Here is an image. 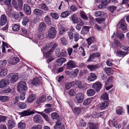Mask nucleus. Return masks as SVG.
I'll return each instance as SVG.
<instances>
[{"label":"nucleus","mask_w":129,"mask_h":129,"mask_svg":"<svg viewBox=\"0 0 129 129\" xmlns=\"http://www.w3.org/2000/svg\"><path fill=\"white\" fill-rule=\"evenodd\" d=\"M72 109L75 114H79L81 112V109L80 108L76 107L72 108Z\"/></svg>","instance_id":"37"},{"label":"nucleus","mask_w":129,"mask_h":129,"mask_svg":"<svg viewBox=\"0 0 129 129\" xmlns=\"http://www.w3.org/2000/svg\"><path fill=\"white\" fill-rule=\"evenodd\" d=\"M18 126L20 129H25L26 127V124L23 121H21L18 124Z\"/></svg>","instance_id":"23"},{"label":"nucleus","mask_w":129,"mask_h":129,"mask_svg":"<svg viewBox=\"0 0 129 129\" xmlns=\"http://www.w3.org/2000/svg\"><path fill=\"white\" fill-rule=\"evenodd\" d=\"M7 19L6 16L4 15H2L0 18V25H3L5 24L7 22Z\"/></svg>","instance_id":"15"},{"label":"nucleus","mask_w":129,"mask_h":129,"mask_svg":"<svg viewBox=\"0 0 129 129\" xmlns=\"http://www.w3.org/2000/svg\"><path fill=\"white\" fill-rule=\"evenodd\" d=\"M118 38L121 40H123L124 39V35L122 33H118L117 35Z\"/></svg>","instance_id":"56"},{"label":"nucleus","mask_w":129,"mask_h":129,"mask_svg":"<svg viewBox=\"0 0 129 129\" xmlns=\"http://www.w3.org/2000/svg\"><path fill=\"white\" fill-rule=\"evenodd\" d=\"M70 12L67 11L62 12L61 15V16L62 18L66 17L69 16L70 14Z\"/></svg>","instance_id":"36"},{"label":"nucleus","mask_w":129,"mask_h":129,"mask_svg":"<svg viewBox=\"0 0 129 129\" xmlns=\"http://www.w3.org/2000/svg\"><path fill=\"white\" fill-rule=\"evenodd\" d=\"M80 14L81 17L83 19L87 20L88 19L87 17L84 12L81 11L80 13Z\"/></svg>","instance_id":"50"},{"label":"nucleus","mask_w":129,"mask_h":129,"mask_svg":"<svg viewBox=\"0 0 129 129\" xmlns=\"http://www.w3.org/2000/svg\"><path fill=\"white\" fill-rule=\"evenodd\" d=\"M33 120L36 123H41L42 122L43 119L40 115L37 114L34 116Z\"/></svg>","instance_id":"4"},{"label":"nucleus","mask_w":129,"mask_h":129,"mask_svg":"<svg viewBox=\"0 0 129 129\" xmlns=\"http://www.w3.org/2000/svg\"><path fill=\"white\" fill-rule=\"evenodd\" d=\"M12 3L14 7L17 10L19 11L18 5L16 0H12Z\"/></svg>","instance_id":"49"},{"label":"nucleus","mask_w":129,"mask_h":129,"mask_svg":"<svg viewBox=\"0 0 129 129\" xmlns=\"http://www.w3.org/2000/svg\"><path fill=\"white\" fill-rule=\"evenodd\" d=\"M118 25L119 26V28L123 30H125L126 29V25L123 20H121L118 23Z\"/></svg>","instance_id":"7"},{"label":"nucleus","mask_w":129,"mask_h":129,"mask_svg":"<svg viewBox=\"0 0 129 129\" xmlns=\"http://www.w3.org/2000/svg\"><path fill=\"white\" fill-rule=\"evenodd\" d=\"M9 99V97L8 96L0 95V101L2 102H7Z\"/></svg>","instance_id":"27"},{"label":"nucleus","mask_w":129,"mask_h":129,"mask_svg":"<svg viewBox=\"0 0 129 129\" xmlns=\"http://www.w3.org/2000/svg\"><path fill=\"white\" fill-rule=\"evenodd\" d=\"M73 82L78 86V87L80 88H81L82 87H81V85L82 84V82L79 80H77Z\"/></svg>","instance_id":"47"},{"label":"nucleus","mask_w":129,"mask_h":129,"mask_svg":"<svg viewBox=\"0 0 129 129\" xmlns=\"http://www.w3.org/2000/svg\"><path fill=\"white\" fill-rule=\"evenodd\" d=\"M34 14L36 16H41L43 14L44 12L43 11L38 9H35L33 11Z\"/></svg>","instance_id":"19"},{"label":"nucleus","mask_w":129,"mask_h":129,"mask_svg":"<svg viewBox=\"0 0 129 129\" xmlns=\"http://www.w3.org/2000/svg\"><path fill=\"white\" fill-rule=\"evenodd\" d=\"M68 33L70 40H71L73 38L74 36L71 30L69 31Z\"/></svg>","instance_id":"63"},{"label":"nucleus","mask_w":129,"mask_h":129,"mask_svg":"<svg viewBox=\"0 0 129 129\" xmlns=\"http://www.w3.org/2000/svg\"><path fill=\"white\" fill-rule=\"evenodd\" d=\"M105 13L104 12L100 11H97L95 12L94 14L95 16L96 17H103L105 15Z\"/></svg>","instance_id":"29"},{"label":"nucleus","mask_w":129,"mask_h":129,"mask_svg":"<svg viewBox=\"0 0 129 129\" xmlns=\"http://www.w3.org/2000/svg\"><path fill=\"white\" fill-rule=\"evenodd\" d=\"M62 119V118H60L57 120L54 126L55 129H58V128H60L59 126H61V121Z\"/></svg>","instance_id":"20"},{"label":"nucleus","mask_w":129,"mask_h":129,"mask_svg":"<svg viewBox=\"0 0 129 129\" xmlns=\"http://www.w3.org/2000/svg\"><path fill=\"white\" fill-rule=\"evenodd\" d=\"M37 113L41 115L47 122H49L50 121L48 117L47 114H45L43 112H41L37 111Z\"/></svg>","instance_id":"18"},{"label":"nucleus","mask_w":129,"mask_h":129,"mask_svg":"<svg viewBox=\"0 0 129 129\" xmlns=\"http://www.w3.org/2000/svg\"><path fill=\"white\" fill-rule=\"evenodd\" d=\"M79 70L76 69L74 70L73 74H72V76H73L74 77L77 76L79 73Z\"/></svg>","instance_id":"62"},{"label":"nucleus","mask_w":129,"mask_h":129,"mask_svg":"<svg viewBox=\"0 0 129 129\" xmlns=\"http://www.w3.org/2000/svg\"><path fill=\"white\" fill-rule=\"evenodd\" d=\"M35 113V112L34 111H30V109H28L20 113V114L21 115V116H25L30 115Z\"/></svg>","instance_id":"3"},{"label":"nucleus","mask_w":129,"mask_h":129,"mask_svg":"<svg viewBox=\"0 0 129 129\" xmlns=\"http://www.w3.org/2000/svg\"><path fill=\"white\" fill-rule=\"evenodd\" d=\"M20 26L18 25L14 24L12 27V29L14 31H17L20 29Z\"/></svg>","instance_id":"52"},{"label":"nucleus","mask_w":129,"mask_h":129,"mask_svg":"<svg viewBox=\"0 0 129 129\" xmlns=\"http://www.w3.org/2000/svg\"><path fill=\"white\" fill-rule=\"evenodd\" d=\"M46 24L43 22H42L40 24L39 29L41 31L44 30L46 28Z\"/></svg>","instance_id":"34"},{"label":"nucleus","mask_w":129,"mask_h":129,"mask_svg":"<svg viewBox=\"0 0 129 129\" xmlns=\"http://www.w3.org/2000/svg\"><path fill=\"white\" fill-rule=\"evenodd\" d=\"M18 107L21 109L25 108L27 107L26 104L23 102H20L18 104Z\"/></svg>","instance_id":"39"},{"label":"nucleus","mask_w":129,"mask_h":129,"mask_svg":"<svg viewBox=\"0 0 129 129\" xmlns=\"http://www.w3.org/2000/svg\"><path fill=\"white\" fill-rule=\"evenodd\" d=\"M67 29L63 27H61L59 29V35L61 36L64 33L67 31Z\"/></svg>","instance_id":"31"},{"label":"nucleus","mask_w":129,"mask_h":129,"mask_svg":"<svg viewBox=\"0 0 129 129\" xmlns=\"http://www.w3.org/2000/svg\"><path fill=\"white\" fill-rule=\"evenodd\" d=\"M40 83V82L39 80V78H34L32 82V84L34 85H37Z\"/></svg>","instance_id":"44"},{"label":"nucleus","mask_w":129,"mask_h":129,"mask_svg":"<svg viewBox=\"0 0 129 129\" xmlns=\"http://www.w3.org/2000/svg\"><path fill=\"white\" fill-rule=\"evenodd\" d=\"M17 88V91L19 92H21L22 91H26L27 89L26 82L23 81H20L19 83Z\"/></svg>","instance_id":"1"},{"label":"nucleus","mask_w":129,"mask_h":129,"mask_svg":"<svg viewBox=\"0 0 129 129\" xmlns=\"http://www.w3.org/2000/svg\"><path fill=\"white\" fill-rule=\"evenodd\" d=\"M75 99L78 103L82 102L84 99V94L82 93H77L75 96Z\"/></svg>","instance_id":"6"},{"label":"nucleus","mask_w":129,"mask_h":129,"mask_svg":"<svg viewBox=\"0 0 129 129\" xmlns=\"http://www.w3.org/2000/svg\"><path fill=\"white\" fill-rule=\"evenodd\" d=\"M89 129H98V128L97 124L92 122L89 123Z\"/></svg>","instance_id":"21"},{"label":"nucleus","mask_w":129,"mask_h":129,"mask_svg":"<svg viewBox=\"0 0 129 129\" xmlns=\"http://www.w3.org/2000/svg\"><path fill=\"white\" fill-rule=\"evenodd\" d=\"M23 9L26 14L29 15L31 13L30 7L27 4H24L23 6Z\"/></svg>","instance_id":"14"},{"label":"nucleus","mask_w":129,"mask_h":129,"mask_svg":"<svg viewBox=\"0 0 129 129\" xmlns=\"http://www.w3.org/2000/svg\"><path fill=\"white\" fill-rule=\"evenodd\" d=\"M67 55V53L66 50L64 49H63L62 50V52L60 53L59 57H65Z\"/></svg>","instance_id":"40"},{"label":"nucleus","mask_w":129,"mask_h":129,"mask_svg":"<svg viewBox=\"0 0 129 129\" xmlns=\"http://www.w3.org/2000/svg\"><path fill=\"white\" fill-rule=\"evenodd\" d=\"M104 70L108 75H111L113 73V70L110 68H105Z\"/></svg>","instance_id":"35"},{"label":"nucleus","mask_w":129,"mask_h":129,"mask_svg":"<svg viewBox=\"0 0 129 129\" xmlns=\"http://www.w3.org/2000/svg\"><path fill=\"white\" fill-rule=\"evenodd\" d=\"M106 63L107 65L109 66H111L113 65L112 61L110 59H108L106 62Z\"/></svg>","instance_id":"64"},{"label":"nucleus","mask_w":129,"mask_h":129,"mask_svg":"<svg viewBox=\"0 0 129 129\" xmlns=\"http://www.w3.org/2000/svg\"><path fill=\"white\" fill-rule=\"evenodd\" d=\"M57 44L56 43H51L50 44V45L52 46V48L51 49L52 51V52H53L54 51V49L57 46Z\"/></svg>","instance_id":"61"},{"label":"nucleus","mask_w":129,"mask_h":129,"mask_svg":"<svg viewBox=\"0 0 129 129\" xmlns=\"http://www.w3.org/2000/svg\"><path fill=\"white\" fill-rule=\"evenodd\" d=\"M19 61V59L18 57H14L11 60V63L13 65L16 64L18 63Z\"/></svg>","instance_id":"33"},{"label":"nucleus","mask_w":129,"mask_h":129,"mask_svg":"<svg viewBox=\"0 0 129 129\" xmlns=\"http://www.w3.org/2000/svg\"><path fill=\"white\" fill-rule=\"evenodd\" d=\"M7 70L3 67H0V77H3L6 76L7 73Z\"/></svg>","instance_id":"10"},{"label":"nucleus","mask_w":129,"mask_h":129,"mask_svg":"<svg viewBox=\"0 0 129 129\" xmlns=\"http://www.w3.org/2000/svg\"><path fill=\"white\" fill-rule=\"evenodd\" d=\"M18 3V8L19 11L21 10L22 8L23 1L22 0H17Z\"/></svg>","instance_id":"48"},{"label":"nucleus","mask_w":129,"mask_h":129,"mask_svg":"<svg viewBox=\"0 0 129 129\" xmlns=\"http://www.w3.org/2000/svg\"><path fill=\"white\" fill-rule=\"evenodd\" d=\"M115 52L116 53V55L119 56L126 55L128 53L127 52H124L121 51L117 50H115Z\"/></svg>","instance_id":"30"},{"label":"nucleus","mask_w":129,"mask_h":129,"mask_svg":"<svg viewBox=\"0 0 129 129\" xmlns=\"http://www.w3.org/2000/svg\"><path fill=\"white\" fill-rule=\"evenodd\" d=\"M42 127L40 124L36 125L33 126L31 127V129H42Z\"/></svg>","instance_id":"58"},{"label":"nucleus","mask_w":129,"mask_h":129,"mask_svg":"<svg viewBox=\"0 0 129 129\" xmlns=\"http://www.w3.org/2000/svg\"><path fill=\"white\" fill-rule=\"evenodd\" d=\"M110 2V0H102L101 4L99 5L98 7L100 9H102L104 8L106 5L109 4Z\"/></svg>","instance_id":"11"},{"label":"nucleus","mask_w":129,"mask_h":129,"mask_svg":"<svg viewBox=\"0 0 129 129\" xmlns=\"http://www.w3.org/2000/svg\"><path fill=\"white\" fill-rule=\"evenodd\" d=\"M69 95L71 96L74 95L76 93L75 89H71L69 91Z\"/></svg>","instance_id":"51"},{"label":"nucleus","mask_w":129,"mask_h":129,"mask_svg":"<svg viewBox=\"0 0 129 129\" xmlns=\"http://www.w3.org/2000/svg\"><path fill=\"white\" fill-rule=\"evenodd\" d=\"M46 22L48 25H50L51 24V21L49 16H47L44 18Z\"/></svg>","instance_id":"42"},{"label":"nucleus","mask_w":129,"mask_h":129,"mask_svg":"<svg viewBox=\"0 0 129 129\" xmlns=\"http://www.w3.org/2000/svg\"><path fill=\"white\" fill-rule=\"evenodd\" d=\"M96 21L99 24H100L104 22L105 19L104 18H96L95 19Z\"/></svg>","instance_id":"46"},{"label":"nucleus","mask_w":129,"mask_h":129,"mask_svg":"<svg viewBox=\"0 0 129 129\" xmlns=\"http://www.w3.org/2000/svg\"><path fill=\"white\" fill-rule=\"evenodd\" d=\"M36 99L35 95L34 94H32L29 95L28 98L27 100V102L29 103H31L34 101Z\"/></svg>","instance_id":"17"},{"label":"nucleus","mask_w":129,"mask_h":129,"mask_svg":"<svg viewBox=\"0 0 129 129\" xmlns=\"http://www.w3.org/2000/svg\"><path fill=\"white\" fill-rule=\"evenodd\" d=\"M95 93V90L92 89H89L87 90V93L88 96H92L94 95Z\"/></svg>","instance_id":"24"},{"label":"nucleus","mask_w":129,"mask_h":129,"mask_svg":"<svg viewBox=\"0 0 129 129\" xmlns=\"http://www.w3.org/2000/svg\"><path fill=\"white\" fill-rule=\"evenodd\" d=\"M6 118V116L0 115V123L5 122Z\"/></svg>","instance_id":"54"},{"label":"nucleus","mask_w":129,"mask_h":129,"mask_svg":"<svg viewBox=\"0 0 129 129\" xmlns=\"http://www.w3.org/2000/svg\"><path fill=\"white\" fill-rule=\"evenodd\" d=\"M87 67L91 71L95 70L98 68V66L96 65H88Z\"/></svg>","instance_id":"38"},{"label":"nucleus","mask_w":129,"mask_h":129,"mask_svg":"<svg viewBox=\"0 0 129 129\" xmlns=\"http://www.w3.org/2000/svg\"><path fill=\"white\" fill-rule=\"evenodd\" d=\"M72 83L71 82H68L65 85V87L67 89H68L72 86Z\"/></svg>","instance_id":"59"},{"label":"nucleus","mask_w":129,"mask_h":129,"mask_svg":"<svg viewBox=\"0 0 129 129\" xmlns=\"http://www.w3.org/2000/svg\"><path fill=\"white\" fill-rule=\"evenodd\" d=\"M90 28L89 26H85L83 27L82 31L86 33L87 32L89 31Z\"/></svg>","instance_id":"53"},{"label":"nucleus","mask_w":129,"mask_h":129,"mask_svg":"<svg viewBox=\"0 0 129 129\" xmlns=\"http://www.w3.org/2000/svg\"><path fill=\"white\" fill-rule=\"evenodd\" d=\"M102 86V85L100 82H97L93 84L92 87L95 89L96 91L98 92L101 88Z\"/></svg>","instance_id":"8"},{"label":"nucleus","mask_w":129,"mask_h":129,"mask_svg":"<svg viewBox=\"0 0 129 129\" xmlns=\"http://www.w3.org/2000/svg\"><path fill=\"white\" fill-rule=\"evenodd\" d=\"M39 7L41 9H44L45 11H48V8L46 7V5L45 4H42L39 5Z\"/></svg>","instance_id":"45"},{"label":"nucleus","mask_w":129,"mask_h":129,"mask_svg":"<svg viewBox=\"0 0 129 129\" xmlns=\"http://www.w3.org/2000/svg\"><path fill=\"white\" fill-rule=\"evenodd\" d=\"M9 81L8 80L3 79L0 81V88H4L7 86L9 83Z\"/></svg>","instance_id":"9"},{"label":"nucleus","mask_w":129,"mask_h":129,"mask_svg":"<svg viewBox=\"0 0 129 129\" xmlns=\"http://www.w3.org/2000/svg\"><path fill=\"white\" fill-rule=\"evenodd\" d=\"M16 123L13 119H10L8 121V127L9 129H11L15 127Z\"/></svg>","instance_id":"13"},{"label":"nucleus","mask_w":129,"mask_h":129,"mask_svg":"<svg viewBox=\"0 0 129 129\" xmlns=\"http://www.w3.org/2000/svg\"><path fill=\"white\" fill-rule=\"evenodd\" d=\"M71 19L73 23L75 24L77 23L78 18L76 15L75 14H73L71 17Z\"/></svg>","instance_id":"41"},{"label":"nucleus","mask_w":129,"mask_h":129,"mask_svg":"<svg viewBox=\"0 0 129 129\" xmlns=\"http://www.w3.org/2000/svg\"><path fill=\"white\" fill-rule=\"evenodd\" d=\"M101 98L104 100H107L108 99V96L107 93L105 92L101 96Z\"/></svg>","instance_id":"60"},{"label":"nucleus","mask_w":129,"mask_h":129,"mask_svg":"<svg viewBox=\"0 0 129 129\" xmlns=\"http://www.w3.org/2000/svg\"><path fill=\"white\" fill-rule=\"evenodd\" d=\"M96 78V76L94 73H91L88 77L87 80L89 81H93L95 80Z\"/></svg>","instance_id":"16"},{"label":"nucleus","mask_w":129,"mask_h":129,"mask_svg":"<svg viewBox=\"0 0 129 129\" xmlns=\"http://www.w3.org/2000/svg\"><path fill=\"white\" fill-rule=\"evenodd\" d=\"M57 31L54 27H51L48 31V35L50 38L53 39L56 36Z\"/></svg>","instance_id":"2"},{"label":"nucleus","mask_w":129,"mask_h":129,"mask_svg":"<svg viewBox=\"0 0 129 129\" xmlns=\"http://www.w3.org/2000/svg\"><path fill=\"white\" fill-rule=\"evenodd\" d=\"M13 74V75L11 78L10 81L11 83H14L17 80L18 78V74L17 73H12L10 74V76Z\"/></svg>","instance_id":"5"},{"label":"nucleus","mask_w":129,"mask_h":129,"mask_svg":"<svg viewBox=\"0 0 129 129\" xmlns=\"http://www.w3.org/2000/svg\"><path fill=\"white\" fill-rule=\"evenodd\" d=\"M92 100L91 98H87L84 100L83 103V105L85 106H87L89 104Z\"/></svg>","instance_id":"43"},{"label":"nucleus","mask_w":129,"mask_h":129,"mask_svg":"<svg viewBox=\"0 0 129 129\" xmlns=\"http://www.w3.org/2000/svg\"><path fill=\"white\" fill-rule=\"evenodd\" d=\"M51 116L53 119H56L57 120L61 118V117L56 112H53L51 114Z\"/></svg>","instance_id":"25"},{"label":"nucleus","mask_w":129,"mask_h":129,"mask_svg":"<svg viewBox=\"0 0 129 129\" xmlns=\"http://www.w3.org/2000/svg\"><path fill=\"white\" fill-rule=\"evenodd\" d=\"M94 40V38L93 37H90L87 39L86 41L89 46L90 45Z\"/></svg>","instance_id":"32"},{"label":"nucleus","mask_w":129,"mask_h":129,"mask_svg":"<svg viewBox=\"0 0 129 129\" xmlns=\"http://www.w3.org/2000/svg\"><path fill=\"white\" fill-rule=\"evenodd\" d=\"M45 100V98L44 96H43L36 101L35 102L38 105L40 104L43 102Z\"/></svg>","instance_id":"22"},{"label":"nucleus","mask_w":129,"mask_h":129,"mask_svg":"<svg viewBox=\"0 0 129 129\" xmlns=\"http://www.w3.org/2000/svg\"><path fill=\"white\" fill-rule=\"evenodd\" d=\"M76 67V63L73 61L70 60L67 63V67L68 69L70 68H74Z\"/></svg>","instance_id":"12"},{"label":"nucleus","mask_w":129,"mask_h":129,"mask_svg":"<svg viewBox=\"0 0 129 129\" xmlns=\"http://www.w3.org/2000/svg\"><path fill=\"white\" fill-rule=\"evenodd\" d=\"M108 105V102L107 101L103 102L100 105V108L101 110H103L107 107Z\"/></svg>","instance_id":"26"},{"label":"nucleus","mask_w":129,"mask_h":129,"mask_svg":"<svg viewBox=\"0 0 129 129\" xmlns=\"http://www.w3.org/2000/svg\"><path fill=\"white\" fill-rule=\"evenodd\" d=\"M50 15L53 18L55 19H57L58 18V16L56 13H51Z\"/></svg>","instance_id":"55"},{"label":"nucleus","mask_w":129,"mask_h":129,"mask_svg":"<svg viewBox=\"0 0 129 129\" xmlns=\"http://www.w3.org/2000/svg\"><path fill=\"white\" fill-rule=\"evenodd\" d=\"M116 112L117 114L120 115L123 114L124 112L123 108L120 106L118 107L117 109L116 110Z\"/></svg>","instance_id":"28"},{"label":"nucleus","mask_w":129,"mask_h":129,"mask_svg":"<svg viewBox=\"0 0 129 129\" xmlns=\"http://www.w3.org/2000/svg\"><path fill=\"white\" fill-rule=\"evenodd\" d=\"M108 7V9L109 10L112 12H113L116 8V7L113 6H110Z\"/></svg>","instance_id":"57"}]
</instances>
